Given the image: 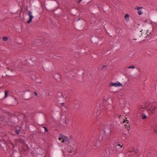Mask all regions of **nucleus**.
<instances>
[{"mask_svg":"<svg viewBox=\"0 0 157 157\" xmlns=\"http://www.w3.org/2000/svg\"><path fill=\"white\" fill-rule=\"evenodd\" d=\"M59 140L61 141L62 143H66L68 142L69 141L68 138L60 134L59 135Z\"/></svg>","mask_w":157,"mask_h":157,"instance_id":"7ed1b4c3","label":"nucleus"},{"mask_svg":"<svg viewBox=\"0 0 157 157\" xmlns=\"http://www.w3.org/2000/svg\"><path fill=\"white\" fill-rule=\"evenodd\" d=\"M59 101L58 102L57 104L58 105V106H62V107H64L66 108V106L65 105V103L64 102H61L60 100H59Z\"/></svg>","mask_w":157,"mask_h":157,"instance_id":"6e6552de","label":"nucleus"},{"mask_svg":"<svg viewBox=\"0 0 157 157\" xmlns=\"http://www.w3.org/2000/svg\"><path fill=\"white\" fill-rule=\"evenodd\" d=\"M121 117V116H119V118H120V117Z\"/></svg>","mask_w":157,"mask_h":157,"instance_id":"bb28decb","label":"nucleus"},{"mask_svg":"<svg viewBox=\"0 0 157 157\" xmlns=\"http://www.w3.org/2000/svg\"><path fill=\"white\" fill-rule=\"evenodd\" d=\"M74 147L71 146H69L68 148V151L69 153L72 152L74 150Z\"/></svg>","mask_w":157,"mask_h":157,"instance_id":"1a4fd4ad","label":"nucleus"},{"mask_svg":"<svg viewBox=\"0 0 157 157\" xmlns=\"http://www.w3.org/2000/svg\"><path fill=\"white\" fill-rule=\"evenodd\" d=\"M79 20V19H78V20H77V21H78V20Z\"/></svg>","mask_w":157,"mask_h":157,"instance_id":"2f4dec72","label":"nucleus"},{"mask_svg":"<svg viewBox=\"0 0 157 157\" xmlns=\"http://www.w3.org/2000/svg\"><path fill=\"white\" fill-rule=\"evenodd\" d=\"M122 145L121 144H117L115 145V147L116 150L119 152L121 151L123 149Z\"/></svg>","mask_w":157,"mask_h":157,"instance_id":"423d86ee","label":"nucleus"},{"mask_svg":"<svg viewBox=\"0 0 157 157\" xmlns=\"http://www.w3.org/2000/svg\"><path fill=\"white\" fill-rule=\"evenodd\" d=\"M125 127H126L127 126V125H125Z\"/></svg>","mask_w":157,"mask_h":157,"instance_id":"c85d7f7f","label":"nucleus"},{"mask_svg":"<svg viewBox=\"0 0 157 157\" xmlns=\"http://www.w3.org/2000/svg\"><path fill=\"white\" fill-rule=\"evenodd\" d=\"M129 17V15L128 14H126L124 17V18L127 22H128L130 21Z\"/></svg>","mask_w":157,"mask_h":157,"instance_id":"9b49d317","label":"nucleus"},{"mask_svg":"<svg viewBox=\"0 0 157 157\" xmlns=\"http://www.w3.org/2000/svg\"><path fill=\"white\" fill-rule=\"evenodd\" d=\"M32 13H33V12L31 11H29V12L28 15L29 16V19H32L33 17L32 15Z\"/></svg>","mask_w":157,"mask_h":157,"instance_id":"9d476101","label":"nucleus"},{"mask_svg":"<svg viewBox=\"0 0 157 157\" xmlns=\"http://www.w3.org/2000/svg\"><path fill=\"white\" fill-rule=\"evenodd\" d=\"M103 130L104 133L103 136H100L99 137V140H94V147H95L94 148V149L99 147L101 146V141L103 143V142L106 141L109 139L111 131V128L107 126H105L103 128Z\"/></svg>","mask_w":157,"mask_h":157,"instance_id":"f257e3e1","label":"nucleus"},{"mask_svg":"<svg viewBox=\"0 0 157 157\" xmlns=\"http://www.w3.org/2000/svg\"><path fill=\"white\" fill-rule=\"evenodd\" d=\"M3 39L4 41H6L7 40L8 38L6 37L5 36L3 37Z\"/></svg>","mask_w":157,"mask_h":157,"instance_id":"412c9836","label":"nucleus"},{"mask_svg":"<svg viewBox=\"0 0 157 157\" xmlns=\"http://www.w3.org/2000/svg\"><path fill=\"white\" fill-rule=\"evenodd\" d=\"M129 152L131 153H133L134 154H136V151L134 148H133L132 150H129Z\"/></svg>","mask_w":157,"mask_h":157,"instance_id":"ddd939ff","label":"nucleus"},{"mask_svg":"<svg viewBox=\"0 0 157 157\" xmlns=\"http://www.w3.org/2000/svg\"><path fill=\"white\" fill-rule=\"evenodd\" d=\"M142 30H140V32H141Z\"/></svg>","mask_w":157,"mask_h":157,"instance_id":"7c9ffc66","label":"nucleus"},{"mask_svg":"<svg viewBox=\"0 0 157 157\" xmlns=\"http://www.w3.org/2000/svg\"><path fill=\"white\" fill-rule=\"evenodd\" d=\"M144 106V107H142V108L144 109L145 108L151 107L152 106V105L150 102L148 101L145 103Z\"/></svg>","mask_w":157,"mask_h":157,"instance_id":"0eeeda50","label":"nucleus"},{"mask_svg":"<svg viewBox=\"0 0 157 157\" xmlns=\"http://www.w3.org/2000/svg\"><path fill=\"white\" fill-rule=\"evenodd\" d=\"M57 97L61 98L63 100L69 98L70 95L68 93H66L64 94L61 92H58L57 94Z\"/></svg>","mask_w":157,"mask_h":157,"instance_id":"f03ea898","label":"nucleus"},{"mask_svg":"<svg viewBox=\"0 0 157 157\" xmlns=\"http://www.w3.org/2000/svg\"><path fill=\"white\" fill-rule=\"evenodd\" d=\"M20 132L21 131L19 129H17L15 130V132L17 134H19Z\"/></svg>","mask_w":157,"mask_h":157,"instance_id":"4468645a","label":"nucleus"},{"mask_svg":"<svg viewBox=\"0 0 157 157\" xmlns=\"http://www.w3.org/2000/svg\"><path fill=\"white\" fill-rule=\"evenodd\" d=\"M142 7H140L138 6H136L135 7V10H139L142 9Z\"/></svg>","mask_w":157,"mask_h":157,"instance_id":"f3484780","label":"nucleus"},{"mask_svg":"<svg viewBox=\"0 0 157 157\" xmlns=\"http://www.w3.org/2000/svg\"><path fill=\"white\" fill-rule=\"evenodd\" d=\"M5 98H6L8 96V91L7 90H6L5 92Z\"/></svg>","mask_w":157,"mask_h":157,"instance_id":"a211bd4d","label":"nucleus"},{"mask_svg":"<svg viewBox=\"0 0 157 157\" xmlns=\"http://www.w3.org/2000/svg\"><path fill=\"white\" fill-rule=\"evenodd\" d=\"M105 67V65H104L103 66V67H102V68H103L104 67Z\"/></svg>","mask_w":157,"mask_h":157,"instance_id":"a878e982","label":"nucleus"},{"mask_svg":"<svg viewBox=\"0 0 157 157\" xmlns=\"http://www.w3.org/2000/svg\"><path fill=\"white\" fill-rule=\"evenodd\" d=\"M34 93H35V95H37V94L36 92H34Z\"/></svg>","mask_w":157,"mask_h":157,"instance_id":"393cba45","label":"nucleus"},{"mask_svg":"<svg viewBox=\"0 0 157 157\" xmlns=\"http://www.w3.org/2000/svg\"><path fill=\"white\" fill-rule=\"evenodd\" d=\"M153 130L155 133H157V125L153 127Z\"/></svg>","mask_w":157,"mask_h":157,"instance_id":"f8f14e48","label":"nucleus"},{"mask_svg":"<svg viewBox=\"0 0 157 157\" xmlns=\"http://www.w3.org/2000/svg\"><path fill=\"white\" fill-rule=\"evenodd\" d=\"M122 85V84L119 82H117L115 83L111 82L109 83V86L111 87L112 86H114L115 87H119L121 86Z\"/></svg>","mask_w":157,"mask_h":157,"instance_id":"20e7f679","label":"nucleus"},{"mask_svg":"<svg viewBox=\"0 0 157 157\" xmlns=\"http://www.w3.org/2000/svg\"><path fill=\"white\" fill-rule=\"evenodd\" d=\"M156 108L154 106H152L148 109V112L149 114H153L155 112Z\"/></svg>","mask_w":157,"mask_h":157,"instance_id":"39448f33","label":"nucleus"},{"mask_svg":"<svg viewBox=\"0 0 157 157\" xmlns=\"http://www.w3.org/2000/svg\"><path fill=\"white\" fill-rule=\"evenodd\" d=\"M32 19H29V20L27 21V23H29L32 21Z\"/></svg>","mask_w":157,"mask_h":157,"instance_id":"5701e85b","label":"nucleus"},{"mask_svg":"<svg viewBox=\"0 0 157 157\" xmlns=\"http://www.w3.org/2000/svg\"><path fill=\"white\" fill-rule=\"evenodd\" d=\"M111 100V99H110V98H108L107 99V100L106 101L105 100L104 101V102H106V103H107V104H110V103H109V101H108V100Z\"/></svg>","mask_w":157,"mask_h":157,"instance_id":"dca6fc26","label":"nucleus"},{"mask_svg":"<svg viewBox=\"0 0 157 157\" xmlns=\"http://www.w3.org/2000/svg\"><path fill=\"white\" fill-rule=\"evenodd\" d=\"M43 128L44 129L45 132H48V130L46 128L44 127H43Z\"/></svg>","mask_w":157,"mask_h":157,"instance_id":"4be33fe9","label":"nucleus"},{"mask_svg":"<svg viewBox=\"0 0 157 157\" xmlns=\"http://www.w3.org/2000/svg\"><path fill=\"white\" fill-rule=\"evenodd\" d=\"M7 69H8L9 70V68H7Z\"/></svg>","mask_w":157,"mask_h":157,"instance_id":"c756f323","label":"nucleus"},{"mask_svg":"<svg viewBox=\"0 0 157 157\" xmlns=\"http://www.w3.org/2000/svg\"><path fill=\"white\" fill-rule=\"evenodd\" d=\"M125 122H126L127 123H128V121L126 120H124V121H123V122L124 123H125Z\"/></svg>","mask_w":157,"mask_h":157,"instance_id":"b1692460","label":"nucleus"},{"mask_svg":"<svg viewBox=\"0 0 157 157\" xmlns=\"http://www.w3.org/2000/svg\"><path fill=\"white\" fill-rule=\"evenodd\" d=\"M82 0H80V1H79V2H81L82 1Z\"/></svg>","mask_w":157,"mask_h":157,"instance_id":"cd10ccee","label":"nucleus"},{"mask_svg":"<svg viewBox=\"0 0 157 157\" xmlns=\"http://www.w3.org/2000/svg\"><path fill=\"white\" fill-rule=\"evenodd\" d=\"M142 119H144L147 118V117L145 115H143L142 116Z\"/></svg>","mask_w":157,"mask_h":157,"instance_id":"aec40b11","label":"nucleus"},{"mask_svg":"<svg viewBox=\"0 0 157 157\" xmlns=\"http://www.w3.org/2000/svg\"><path fill=\"white\" fill-rule=\"evenodd\" d=\"M135 68V66H131L128 67V69H134Z\"/></svg>","mask_w":157,"mask_h":157,"instance_id":"6ab92c4d","label":"nucleus"},{"mask_svg":"<svg viewBox=\"0 0 157 157\" xmlns=\"http://www.w3.org/2000/svg\"><path fill=\"white\" fill-rule=\"evenodd\" d=\"M138 10V13L139 15H141L142 14L143 12H142V10L140 9H139Z\"/></svg>","mask_w":157,"mask_h":157,"instance_id":"2eb2a0df","label":"nucleus"}]
</instances>
